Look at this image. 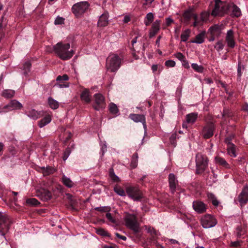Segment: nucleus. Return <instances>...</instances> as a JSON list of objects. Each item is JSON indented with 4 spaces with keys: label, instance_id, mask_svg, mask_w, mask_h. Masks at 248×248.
<instances>
[{
    "label": "nucleus",
    "instance_id": "obj_1",
    "mask_svg": "<svg viewBox=\"0 0 248 248\" xmlns=\"http://www.w3.org/2000/svg\"><path fill=\"white\" fill-rule=\"evenodd\" d=\"M53 48L55 53L62 60L70 59L74 54V51L70 48L69 43H58L53 46Z\"/></svg>",
    "mask_w": 248,
    "mask_h": 248
},
{
    "label": "nucleus",
    "instance_id": "obj_2",
    "mask_svg": "<svg viewBox=\"0 0 248 248\" xmlns=\"http://www.w3.org/2000/svg\"><path fill=\"white\" fill-rule=\"evenodd\" d=\"M124 221L125 226L133 231L135 233L140 232V224L135 215L125 213L124 217Z\"/></svg>",
    "mask_w": 248,
    "mask_h": 248
},
{
    "label": "nucleus",
    "instance_id": "obj_3",
    "mask_svg": "<svg viewBox=\"0 0 248 248\" xmlns=\"http://www.w3.org/2000/svg\"><path fill=\"white\" fill-rule=\"evenodd\" d=\"M122 59L119 56L115 54L109 55L106 60L107 70L112 72L117 71L120 68Z\"/></svg>",
    "mask_w": 248,
    "mask_h": 248
},
{
    "label": "nucleus",
    "instance_id": "obj_4",
    "mask_svg": "<svg viewBox=\"0 0 248 248\" xmlns=\"http://www.w3.org/2000/svg\"><path fill=\"white\" fill-rule=\"evenodd\" d=\"M208 167L207 157L200 153L196 155V172L198 174L203 172Z\"/></svg>",
    "mask_w": 248,
    "mask_h": 248
},
{
    "label": "nucleus",
    "instance_id": "obj_5",
    "mask_svg": "<svg viewBox=\"0 0 248 248\" xmlns=\"http://www.w3.org/2000/svg\"><path fill=\"white\" fill-rule=\"evenodd\" d=\"M229 9L228 5L221 1L220 0H215V8L213 10L211 15L213 16H223Z\"/></svg>",
    "mask_w": 248,
    "mask_h": 248
},
{
    "label": "nucleus",
    "instance_id": "obj_6",
    "mask_svg": "<svg viewBox=\"0 0 248 248\" xmlns=\"http://www.w3.org/2000/svg\"><path fill=\"white\" fill-rule=\"evenodd\" d=\"M126 193L134 201H139L143 198L141 191L137 186H127L126 188Z\"/></svg>",
    "mask_w": 248,
    "mask_h": 248
},
{
    "label": "nucleus",
    "instance_id": "obj_7",
    "mask_svg": "<svg viewBox=\"0 0 248 248\" xmlns=\"http://www.w3.org/2000/svg\"><path fill=\"white\" fill-rule=\"evenodd\" d=\"M10 221L4 213L0 212V234L4 236L9 229Z\"/></svg>",
    "mask_w": 248,
    "mask_h": 248
},
{
    "label": "nucleus",
    "instance_id": "obj_8",
    "mask_svg": "<svg viewBox=\"0 0 248 248\" xmlns=\"http://www.w3.org/2000/svg\"><path fill=\"white\" fill-rule=\"evenodd\" d=\"M89 8L86 1H82L74 4L72 8L73 13L76 16H79L84 13Z\"/></svg>",
    "mask_w": 248,
    "mask_h": 248
},
{
    "label": "nucleus",
    "instance_id": "obj_9",
    "mask_svg": "<svg viewBox=\"0 0 248 248\" xmlns=\"http://www.w3.org/2000/svg\"><path fill=\"white\" fill-rule=\"evenodd\" d=\"M201 223L204 228L208 229L214 227L217 221L213 216L207 214L201 217Z\"/></svg>",
    "mask_w": 248,
    "mask_h": 248
},
{
    "label": "nucleus",
    "instance_id": "obj_10",
    "mask_svg": "<svg viewBox=\"0 0 248 248\" xmlns=\"http://www.w3.org/2000/svg\"><path fill=\"white\" fill-rule=\"evenodd\" d=\"M22 107V105L19 102L16 100H13L0 109V113H6L15 109H20Z\"/></svg>",
    "mask_w": 248,
    "mask_h": 248
},
{
    "label": "nucleus",
    "instance_id": "obj_11",
    "mask_svg": "<svg viewBox=\"0 0 248 248\" xmlns=\"http://www.w3.org/2000/svg\"><path fill=\"white\" fill-rule=\"evenodd\" d=\"M215 129V124L213 123L207 124L203 128L202 135L204 139H209L213 136Z\"/></svg>",
    "mask_w": 248,
    "mask_h": 248
},
{
    "label": "nucleus",
    "instance_id": "obj_12",
    "mask_svg": "<svg viewBox=\"0 0 248 248\" xmlns=\"http://www.w3.org/2000/svg\"><path fill=\"white\" fill-rule=\"evenodd\" d=\"M225 42L228 47L233 48L236 45L234 39V33L232 30H228L225 36Z\"/></svg>",
    "mask_w": 248,
    "mask_h": 248
},
{
    "label": "nucleus",
    "instance_id": "obj_13",
    "mask_svg": "<svg viewBox=\"0 0 248 248\" xmlns=\"http://www.w3.org/2000/svg\"><path fill=\"white\" fill-rule=\"evenodd\" d=\"M36 194L38 197L44 201H48L52 197L51 192L49 190L43 188L37 189Z\"/></svg>",
    "mask_w": 248,
    "mask_h": 248
},
{
    "label": "nucleus",
    "instance_id": "obj_14",
    "mask_svg": "<svg viewBox=\"0 0 248 248\" xmlns=\"http://www.w3.org/2000/svg\"><path fill=\"white\" fill-rule=\"evenodd\" d=\"M129 117L131 120H132L135 122H141L143 124V126L144 129V132L145 133H146L147 125L146 124L145 117L144 115L138 114H131L129 115Z\"/></svg>",
    "mask_w": 248,
    "mask_h": 248
},
{
    "label": "nucleus",
    "instance_id": "obj_15",
    "mask_svg": "<svg viewBox=\"0 0 248 248\" xmlns=\"http://www.w3.org/2000/svg\"><path fill=\"white\" fill-rule=\"evenodd\" d=\"M95 105L94 106L95 109L99 110L105 107V102L104 96L100 93H96L94 95Z\"/></svg>",
    "mask_w": 248,
    "mask_h": 248
},
{
    "label": "nucleus",
    "instance_id": "obj_16",
    "mask_svg": "<svg viewBox=\"0 0 248 248\" xmlns=\"http://www.w3.org/2000/svg\"><path fill=\"white\" fill-rule=\"evenodd\" d=\"M238 200L241 205L248 202V186H245L238 197Z\"/></svg>",
    "mask_w": 248,
    "mask_h": 248
},
{
    "label": "nucleus",
    "instance_id": "obj_17",
    "mask_svg": "<svg viewBox=\"0 0 248 248\" xmlns=\"http://www.w3.org/2000/svg\"><path fill=\"white\" fill-rule=\"evenodd\" d=\"M169 182L170 189L171 192L173 193L175 191L178 185V181L174 174L170 173L169 174Z\"/></svg>",
    "mask_w": 248,
    "mask_h": 248
},
{
    "label": "nucleus",
    "instance_id": "obj_18",
    "mask_svg": "<svg viewBox=\"0 0 248 248\" xmlns=\"http://www.w3.org/2000/svg\"><path fill=\"white\" fill-rule=\"evenodd\" d=\"M193 207L195 211L198 213H202L206 211L205 204L201 201H195L193 202Z\"/></svg>",
    "mask_w": 248,
    "mask_h": 248
},
{
    "label": "nucleus",
    "instance_id": "obj_19",
    "mask_svg": "<svg viewBox=\"0 0 248 248\" xmlns=\"http://www.w3.org/2000/svg\"><path fill=\"white\" fill-rule=\"evenodd\" d=\"M160 20H156L152 24L149 32V37H153L160 30Z\"/></svg>",
    "mask_w": 248,
    "mask_h": 248
},
{
    "label": "nucleus",
    "instance_id": "obj_20",
    "mask_svg": "<svg viewBox=\"0 0 248 248\" xmlns=\"http://www.w3.org/2000/svg\"><path fill=\"white\" fill-rule=\"evenodd\" d=\"M108 14L107 12L103 13L100 17L98 21V26L105 27L108 23Z\"/></svg>",
    "mask_w": 248,
    "mask_h": 248
},
{
    "label": "nucleus",
    "instance_id": "obj_21",
    "mask_svg": "<svg viewBox=\"0 0 248 248\" xmlns=\"http://www.w3.org/2000/svg\"><path fill=\"white\" fill-rule=\"evenodd\" d=\"M26 114L29 117L33 120H36L40 116H43V112H38L34 109H32L26 111Z\"/></svg>",
    "mask_w": 248,
    "mask_h": 248
},
{
    "label": "nucleus",
    "instance_id": "obj_22",
    "mask_svg": "<svg viewBox=\"0 0 248 248\" xmlns=\"http://www.w3.org/2000/svg\"><path fill=\"white\" fill-rule=\"evenodd\" d=\"M51 115L49 114H47L45 115L44 118L38 122L39 127L42 128L45 126V125L50 123L51 121Z\"/></svg>",
    "mask_w": 248,
    "mask_h": 248
},
{
    "label": "nucleus",
    "instance_id": "obj_23",
    "mask_svg": "<svg viewBox=\"0 0 248 248\" xmlns=\"http://www.w3.org/2000/svg\"><path fill=\"white\" fill-rule=\"evenodd\" d=\"M209 31L212 35L218 37L221 33L220 27L218 25H215L209 28Z\"/></svg>",
    "mask_w": 248,
    "mask_h": 248
},
{
    "label": "nucleus",
    "instance_id": "obj_24",
    "mask_svg": "<svg viewBox=\"0 0 248 248\" xmlns=\"http://www.w3.org/2000/svg\"><path fill=\"white\" fill-rule=\"evenodd\" d=\"M195 15V14L193 13L192 9L189 8L187 9L185 11L183 15L184 21L186 23H187L191 18H193L194 16Z\"/></svg>",
    "mask_w": 248,
    "mask_h": 248
},
{
    "label": "nucleus",
    "instance_id": "obj_25",
    "mask_svg": "<svg viewBox=\"0 0 248 248\" xmlns=\"http://www.w3.org/2000/svg\"><path fill=\"white\" fill-rule=\"evenodd\" d=\"M215 161L216 164L221 165L225 168H230V165L227 161L223 158L219 156H217L215 158Z\"/></svg>",
    "mask_w": 248,
    "mask_h": 248
},
{
    "label": "nucleus",
    "instance_id": "obj_26",
    "mask_svg": "<svg viewBox=\"0 0 248 248\" xmlns=\"http://www.w3.org/2000/svg\"><path fill=\"white\" fill-rule=\"evenodd\" d=\"M205 32L202 31L197 34L194 40L191 41L192 43L202 44L204 41Z\"/></svg>",
    "mask_w": 248,
    "mask_h": 248
},
{
    "label": "nucleus",
    "instance_id": "obj_27",
    "mask_svg": "<svg viewBox=\"0 0 248 248\" xmlns=\"http://www.w3.org/2000/svg\"><path fill=\"white\" fill-rule=\"evenodd\" d=\"M198 117V114L197 113H190L186 115V123L188 124H193Z\"/></svg>",
    "mask_w": 248,
    "mask_h": 248
},
{
    "label": "nucleus",
    "instance_id": "obj_28",
    "mask_svg": "<svg viewBox=\"0 0 248 248\" xmlns=\"http://www.w3.org/2000/svg\"><path fill=\"white\" fill-rule=\"evenodd\" d=\"M81 99L86 103H89L91 101V97L89 90L85 89L81 93L80 95Z\"/></svg>",
    "mask_w": 248,
    "mask_h": 248
},
{
    "label": "nucleus",
    "instance_id": "obj_29",
    "mask_svg": "<svg viewBox=\"0 0 248 248\" xmlns=\"http://www.w3.org/2000/svg\"><path fill=\"white\" fill-rule=\"evenodd\" d=\"M227 153L228 154L232 157H235L237 155L235 151V146L232 143H229V145H227Z\"/></svg>",
    "mask_w": 248,
    "mask_h": 248
},
{
    "label": "nucleus",
    "instance_id": "obj_30",
    "mask_svg": "<svg viewBox=\"0 0 248 248\" xmlns=\"http://www.w3.org/2000/svg\"><path fill=\"white\" fill-rule=\"evenodd\" d=\"M48 103L49 107L53 109H57L59 106L58 102L52 98L51 97H49L48 98Z\"/></svg>",
    "mask_w": 248,
    "mask_h": 248
},
{
    "label": "nucleus",
    "instance_id": "obj_31",
    "mask_svg": "<svg viewBox=\"0 0 248 248\" xmlns=\"http://www.w3.org/2000/svg\"><path fill=\"white\" fill-rule=\"evenodd\" d=\"M62 179L63 184L67 187L70 188L73 186L74 183L65 175H63Z\"/></svg>",
    "mask_w": 248,
    "mask_h": 248
},
{
    "label": "nucleus",
    "instance_id": "obj_32",
    "mask_svg": "<svg viewBox=\"0 0 248 248\" xmlns=\"http://www.w3.org/2000/svg\"><path fill=\"white\" fill-rule=\"evenodd\" d=\"M232 16L235 17H239L241 15V12L240 8L236 5H233L232 7Z\"/></svg>",
    "mask_w": 248,
    "mask_h": 248
},
{
    "label": "nucleus",
    "instance_id": "obj_33",
    "mask_svg": "<svg viewBox=\"0 0 248 248\" xmlns=\"http://www.w3.org/2000/svg\"><path fill=\"white\" fill-rule=\"evenodd\" d=\"M15 93L14 90H5L2 92V95L4 98H10L14 96Z\"/></svg>",
    "mask_w": 248,
    "mask_h": 248
},
{
    "label": "nucleus",
    "instance_id": "obj_34",
    "mask_svg": "<svg viewBox=\"0 0 248 248\" xmlns=\"http://www.w3.org/2000/svg\"><path fill=\"white\" fill-rule=\"evenodd\" d=\"M191 31L189 29H186L183 31L181 38V41L183 42H186L190 36Z\"/></svg>",
    "mask_w": 248,
    "mask_h": 248
},
{
    "label": "nucleus",
    "instance_id": "obj_35",
    "mask_svg": "<svg viewBox=\"0 0 248 248\" xmlns=\"http://www.w3.org/2000/svg\"><path fill=\"white\" fill-rule=\"evenodd\" d=\"M138 155L137 153L133 154L132 157L130 166L132 168H135L138 165Z\"/></svg>",
    "mask_w": 248,
    "mask_h": 248
},
{
    "label": "nucleus",
    "instance_id": "obj_36",
    "mask_svg": "<svg viewBox=\"0 0 248 248\" xmlns=\"http://www.w3.org/2000/svg\"><path fill=\"white\" fill-rule=\"evenodd\" d=\"M114 191L119 196L124 197L126 195V191H125L122 187L119 186H116L114 187Z\"/></svg>",
    "mask_w": 248,
    "mask_h": 248
},
{
    "label": "nucleus",
    "instance_id": "obj_37",
    "mask_svg": "<svg viewBox=\"0 0 248 248\" xmlns=\"http://www.w3.org/2000/svg\"><path fill=\"white\" fill-rule=\"evenodd\" d=\"M109 175L110 179L114 182H118L120 181L119 178L115 175L114 170L112 168L110 169L109 172Z\"/></svg>",
    "mask_w": 248,
    "mask_h": 248
},
{
    "label": "nucleus",
    "instance_id": "obj_38",
    "mask_svg": "<svg viewBox=\"0 0 248 248\" xmlns=\"http://www.w3.org/2000/svg\"><path fill=\"white\" fill-rule=\"evenodd\" d=\"M224 47V44L222 40L218 41L214 46V48L217 52H220Z\"/></svg>",
    "mask_w": 248,
    "mask_h": 248
},
{
    "label": "nucleus",
    "instance_id": "obj_39",
    "mask_svg": "<svg viewBox=\"0 0 248 248\" xmlns=\"http://www.w3.org/2000/svg\"><path fill=\"white\" fill-rule=\"evenodd\" d=\"M27 204L31 206H37L40 202L35 198H29L26 200Z\"/></svg>",
    "mask_w": 248,
    "mask_h": 248
},
{
    "label": "nucleus",
    "instance_id": "obj_40",
    "mask_svg": "<svg viewBox=\"0 0 248 248\" xmlns=\"http://www.w3.org/2000/svg\"><path fill=\"white\" fill-rule=\"evenodd\" d=\"M192 68L196 72L202 73L203 71V68L202 65H199L197 63H192L191 64Z\"/></svg>",
    "mask_w": 248,
    "mask_h": 248
},
{
    "label": "nucleus",
    "instance_id": "obj_41",
    "mask_svg": "<svg viewBox=\"0 0 248 248\" xmlns=\"http://www.w3.org/2000/svg\"><path fill=\"white\" fill-rule=\"evenodd\" d=\"M109 109L110 112L113 114H116L118 112V109L117 106L113 103H111L109 104Z\"/></svg>",
    "mask_w": 248,
    "mask_h": 248
},
{
    "label": "nucleus",
    "instance_id": "obj_42",
    "mask_svg": "<svg viewBox=\"0 0 248 248\" xmlns=\"http://www.w3.org/2000/svg\"><path fill=\"white\" fill-rule=\"evenodd\" d=\"M31 63L30 61H27L25 62L23 65V70H24V75H27L30 70Z\"/></svg>",
    "mask_w": 248,
    "mask_h": 248
},
{
    "label": "nucleus",
    "instance_id": "obj_43",
    "mask_svg": "<svg viewBox=\"0 0 248 248\" xmlns=\"http://www.w3.org/2000/svg\"><path fill=\"white\" fill-rule=\"evenodd\" d=\"M208 197L209 199L212 200V202L213 205L215 206L218 205L219 202L216 199L215 195L212 193H208Z\"/></svg>",
    "mask_w": 248,
    "mask_h": 248
},
{
    "label": "nucleus",
    "instance_id": "obj_44",
    "mask_svg": "<svg viewBox=\"0 0 248 248\" xmlns=\"http://www.w3.org/2000/svg\"><path fill=\"white\" fill-rule=\"evenodd\" d=\"M193 19L194 20V22L193 24V26L194 27H197L199 25H202V23L203 22L201 21V18L200 19L198 18V16L196 15L194 16Z\"/></svg>",
    "mask_w": 248,
    "mask_h": 248
},
{
    "label": "nucleus",
    "instance_id": "obj_45",
    "mask_svg": "<svg viewBox=\"0 0 248 248\" xmlns=\"http://www.w3.org/2000/svg\"><path fill=\"white\" fill-rule=\"evenodd\" d=\"M210 13L208 12H203L201 14V18L202 22H206L209 16Z\"/></svg>",
    "mask_w": 248,
    "mask_h": 248
},
{
    "label": "nucleus",
    "instance_id": "obj_46",
    "mask_svg": "<svg viewBox=\"0 0 248 248\" xmlns=\"http://www.w3.org/2000/svg\"><path fill=\"white\" fill-rule=\"evenodd\" d=\"M43 174L44 175H47L53 173L54 172V169L50 167H47L46 169L45 168H43Z\"/></svg>",
    "mask_w": 248,
    "mask_h": 248
},
{
    "label": "nucleus",
    "instance_id": "obj_47",
    "mask_svg": "<svg viewBox=\"0 0 248 248\" xmlns=\"http://www.w3.org/2000/svg\"><path fill=\"white\" fill-rule=\"evenodd\" d=\"M58 82L55 85L59 88H63L68 87L69 85L68 83L63 82L62 81H58Z\"/></svg>",
    "mask_w": 248,
    "mask_h": 248
},
{
    "label": "nucleus",
    "instance_id": "obj_48",
    "mask_svg": "<svg viewBox=\"0 0 248 248\" xmlns=\"http://www.w3.org/2000/svg\"><path fill=\"white\" fill-rule=\"evenodd\" d=\"M69 78L67 75H63V76H59L57 78V81H66L68 80Z\"/></svg>",
    "mask_w": 248,
    "mask_h": 248
},
{
    "label": "nucleus",
    "instance_id": "obj_49",
    "mask_svg": "<svg viewBox=\"0 0 248 248\" xmlns=\"http://www.w3.org/2000/svg\"><path fill=\"white\" fill-rule=\"evenodd\" d=\"M165 64L169 67H173L175 65V62L173 60H168L165 62Z\"/></svg>",
    "mask_w": 248,
    "mask_h": 248
},
{
    "label": "nucleus",
    "instance_id": "obj_50",
    "mask_svg": "<svg viewBox=\"0 0 248 248\" xmlns=\"http://www.w3.org/2000/svg\"><path fill=\"white\" fill-rule=\"evenodd\" d=\"M107 219L111 223H116V220L112 217L111 214L110 213H107L106 215Z\"/></svg>",
    "mask_w": 248,
    "mask_h": 248
},
{
    "label": "nucleus",
    "instance_id": "obj_51",
    "mask_svg": "<svg viewBox=\"0 0 248 248\" xmlns=\"http://www.w3.org/2000/svg\"><path fill=\"white\" fill-rule=\"evenodd\" d=\"M174 56L181 62L183 61L186 58L185 56L181 52H178L174 54Z\"/></svg>",
    "mask_w": 248,
    "mask_h": 248
},
{
    "label": "nucleus",
    "instance_id": "obj_52",
    "mask_svg": "<svg viewBox=\"0 0 248 248\" xmlns=\"http://www.w3.org/2000/svg\"><path fill=\"white\" fill-rule=\"evenodd\" d=\"M70 154V150L69 148H67L64 153H63V160H66L67 158L68 157L69 155Z\"/></svg>",
    "mask_w": 248,
    "mask_h": 248
},
{
    "label": "nucleus",
    "instance_id": "obj_53",
    "mask_svg": "<svg viewBox=\"0 0 248 248\" xmlns=\"http://www.w3.org/2000/svg\"><path fill=\"white\" fill-rule=\"evenodd\" d=\"M64 18L61 17H57L55 20V24L56 25H61L63 23Z\"/></svg>",
    "mask_w": 248,
    "mask_h": 248
},
{
    "label": "nucleus",
    "instance_id": "obj_54",
    "mask_svg": "<svg viewBox=\"0 0 248 248\" xmlns=\"http://www.w3.org/2000/svg\"><path fill=\"white\" fill-rule=\"evenodd\" d=\"M154 14L152 13H149L146 15L145 19L149 20V22H152L154 19Z\"/></svg>",
    "mask_w": 248,
    "mask_h": 248
},
{
    "label": "nucleus",
    "instance_id": "obj_55",
    "mask_svg": "<svg viewBox=\"0 0 248 248\" xmlns=\"http://www.w3.org/2000/svg\"><path fill=\"white\" fill-rule=\"evenodd\" d=\"M96 232L98 234L102 236H107L108 234L107 232L102 229L97 230Z\"/></svg>",
    "mask_w": 248,
    "mask_h": 248
},
{
    "label": "nucleus",
    "instance_id": "obj_56",
    "mask_svg": "<svg viewBox=\"0 0 248 248\" xmlns=\"http://www.w3.org/2000/svg\"><path fill=\"white\" fill-rule=\"evenodd\" d=\"M182 62V65L185 68H189L190 67L189 63L188 61L186 60L185 58L183 61L181 62Z\"/></svg>",
    "mask_w": 248,
    "mask_h": 248
},
{
    "label": "nucleus",
    "instance_id": "obj_57",
    "mask_svg": "<svg viewBox=\"0 0 248 248\" xmlns=\"http://www.w3.org/2000/svg\"><path fill=\"white\" fill-rule=\"evenodd\" d=\"M174 22V20L170 18V17H169L167 18H166V26H169L170 25V24Z\"/></svg>",
    "mask_w": 248,
    "mask_h": 248
},
{
    "label": "nucleus",
    "instance_id": "obj_58",
    "mask_svg": "<svg viewBox=\"0 0 248 248\" xmlns=\"http://www.w3.org/2000/svg\"><path fill=\"white\" fill-rule=\"evenodd\" d=\"M145 2L142 4V6L144 8H146V6L148 4H151L155 0H145Z\"/></svg>",
    "mask_w": 248,
    "mask_h": 248
},
{
    "label": "nucleus",
    "instance_id": "obj_59",
    "mask_svg": "<svg viewBox=\"0 0 248 248\" xmlns=\"http://www.w3.org/2000/svg\"><path fill=\"white\" fill-rule=\"evenodd\" d=\"M244 69V67L242 66H241L240 64L238 65V69H237V73L238 75L240 77L241 76L242 73H241V69Z\"/></svg>",
    "mask_w": 248,
    "mask_h": 248
},
{
    "label": "nucleus",
    "instance_id": "obj_60",
    "mask_svg": "<svg viewBox=\"0 0 248 248\" xmlns=\"http://www.w3.org/2000/svg\"><path fill=\"white\" fill-rule=\"evenodd\" d=\"M115 235L118 238L124 241H125L126 240V237L125 236L121 235L118 233H116Z\"/></svg>",
    "mask_w": 248,
    "mask_h": 248
},
{
    "label": "nucleus",
    "instance_id": "obj_61",
    "mask_svg": "<svg viewBox=\"0 0 248 248\" xmlns=\"http://www.w3.org/2000/svg\"><path fill=\"white\" fill-rule=\"evenodd\" d=\"M130 17H129V16H124V18L123 22L124 23H128L129 21H130Z\"/></svg>",
    "mask_w": 248,
    "mask_h": 248
},
{
    "label": "nucleus",
    "instance_id": "obj_62",
    "mask_svg": "<svg viewBox=\"0 0 248 248\" xmlns=\"http://www.w3.org/2000/svg\"><path fill=\"white\" fill-rule=\"evenodd\" d=\"M101 151L102 152V154H104V153L105 152H106L107 151V145H106V143L105 142V143L102 146V148H101Z\"/></svg>",
    "mask_w": 248,
    "mask_h": 248
},
{
    "label": "nucleus",
    "instance_id": "obj_63",
    "mask_svg": "<svg viewBox=\"0 0 248 248\" xmlns=\"http://www.w3.org/2000/svg\"><path fill=\"white\" fill-rule=\"evenodd\" d=\"M157 68H158V65L156 64H154L152 66V70L153 72H155V71H156L157 70Z\"/></svg>",
    "mask_w": 248,
    "mask_h": 248
},
{
    "label": "nucleus",
    "instance_id": "obj_64",
    "mask_svg": "<svg viewBox=\"0 0 248 248\" xmlns=\"http://www.w3.org/2000/svg\"><path fill=\"white\" fill-rule=\"evenodd\" d=\"M232 140V137H227L225 140V142L227 144V145H229V143H231V140Z\"/></svg>",
    "mask_w": 248,
    "mask_h": 248
}]
</instances>
